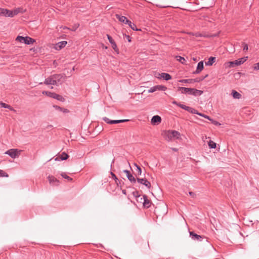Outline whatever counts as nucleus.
I'll list each match as a JSON object with an SVG mask.
<instances>
[{"mask_svg":"<svg viewBox=\"0 0 259 259\" xmlns=\"http://www.w3.org/2000/svg\"><path fill=\"white\" fill-rule=\"evenodd\" d=\"M0 107H3V108H8V109H9L10 110V111L14 112H17V111L16 110L14 109L11 106H10L8 104H6L5 103H3L2 102H0Z\"/></svg>","mask_w":259,"mask_h":259,"instance_id":"21","label":"nucleus"},{"mask_svg":"<svg viewBox=\"0 0 259 259\" xmlns=\"http://www.w3.org/2000/svg\"><path fill=\"white\" fill-rule=\"evenodd\" d=\"M247 57H244L241 58L238 60H235L234 61L229 62L228 64L229 67H233L234 66H238L243 64L244 62H245L247 59Z\"/></svg>","mask_w":259,"mask_h":259,"instance_id":"6","label":"nucleus"},{"mask_svg":"<svg viewBox=\"0 0 259 259\" xmlns=\"http://www.w3.org/2000/svg\"><path fill=\"white\" fill-rule=\"evenodd\" d=\"M122 193H123V194H124V195H126V190H123L122 191Z\"/></svg>","mask_w":259,"mask_h":259,"instance_id":"50","label":"nucleus"},{"mask_svg":"<svg viewBox=\"0 0 259 259\" xmlns=\"http://www.w3.org/2000/svg\"><path fill=\"white\" fill-rule=\"evenodd\" d=\"M208 146L210 148H216V143L213 141L210 140L208 142Z\"/></svg>","mask_w":259,"mask_h":259,"instance_id":"35","label":"nucleus"},{"mask_svg":"<svg viewBox=\"0 0 259 259\" xmlns=\"http://www.w3.org/2000/svg\"><path fill=\"white\" fill-rule=\"evenodd\" d=\"M111 45H112V48L114 50H116V49H117V45H116L115 42H113V44H111Z\"/></svg>","mask_w":259,"mask_h":259,"instance_id":"45","label":"nucleus"},{"mask_svg":"<svg viewBox=\"0 0 259 259\" xmlns=\"http://www.w3.org/2000/svg\"><path fill=\"white\" fill-rule=\"evenodd\" d=\"M176 58H177V60L179 61L180 62H181L182 64L185 63V62H186L185 59L183 57L179 56H177Z\"/></svg>","mask_w":259,"mask_h":259,"instance_id":"34","label":"nucleus"},{"mask_svg":"<svg viewBox=\"0 0 259 259\" xmlns=\"http://www.w3.org/2000/svg\"><path fill=\"white\" fill-rule=\"evenodd\" d=\"M8 175L4 170L0 169V177H8Z\"/></svg>","mask_w":259,"mask_h":259,"instance_id":"37","label":"nucleus"},{"mask_svg":"<svg viewBox=\"0 0 259 259\" xmlns=\"http://www.w3.org/2000/svg\"><path fill=\"white\" fill-rule=\"evenodd\" d=\"M231 94L234 99H239L241 97V95L235 90H232Z\"/></svg>","mask_w":259,"mask_h":259,"instance_id":"24","label":"nucleus"},{"mask_svg":"<svg viewBox=\"0 0 259 259\" xmlns=\"http://www.w3.org/2000/svg\"><path fill=\"white\" fill-rule=\"evenodd\" d=\"M128 180L132 183L136 184L137 181V178H135L133 175H132L130 177H128Z\"/></svg>","mask_w":259,"mask_h":259,"instance_id":"31","label":"nucleus"},{"mask_svg":"<svg viewBox=\"0 0 259 259\" xmlns=\"http://www.w3.org/2000/svg\"><path fill=\"white\" fill-rule=\"evenodd\" d=\"M21 150H18L17 149H11L5 152V154L9 155L12 158L18 157L21 153Z\"/></svg>","mask_w":259,"mask_h":259,"instance_id":"4","label":"nucleus"},{"mask_svg":"<svg viewBox=\"0 0 259 259\" xmlns=\"http://www.w3.org/2000/svg\"><path fill=\"white\" fill-rule=\"evenodd\" d=\"M189 194L193 198H195L196 197V194L193 192H189Z\"/></svg>","mask_w":259,"mask_h":259,"instance_id":"46","label":"nucleus"},{"mask_svg":"<svg viewBox=\"0 0 259 259\" xmlns=\"http://www.w3.org/2000/svg\"><path fill=\"white\" fill-rule=\"evenodd\" d=\"M190 236L193 240L197 241H201L204 238V236L198 235L194 232H190Z\"/></svg>","mask_w":259,"mask_h":259,"instance_id":"10","label":"nucleus"},{"mask_svg":"<svg viewBox=\"0 0 259 259\" xmlns=\"http://www.w3.org/2000/svg\"><path fill=\"white\" fill-rule=\"evenodd\" d=\"M159 76L158 78H162L165 80H170L171 78V76L170 74L167 73H161L158 74Z\"/></svg>","mask_w":259,"mask_h":259,"instance_id":"19","label":"nucleus"},{"mask_svg":"<svg viewBox=\"0 0 259 259\" xmlns=\"http://www.w3.org/2000/svg\"><path fill=\"white\" fill-rule=\"evenodd\" d=\"M63 28L64 29H69V28H68L67 27H66V26L63 27Z\"/></svg>","mask_w":259,"mask_h":259,"instance_id":"54","label":"nucleus"},{"mask_svg":"<svg viewBox=\"0 0 259 259\" xmlns=\"http://www.w3.org/2000/svg\"><path fill=\"white\" fill-rule=\"evenodd\" d=\"M54 99H56L58 101H60L62 102H63L65 101V99L61 95L57 94L55 93V97H54Z\"/></svg>","mask_w":259,"mask_h":259,"instance_id":"28","label":"nucleus"},{"mask_svg":"<svg viewBox=\"0 0 259 259\" xmlns=\"http://www.w3.org/2000/svg\"><path fill=\"white\" fill-rule=\"evenodd\" d=\"M215 61V58L213 57H210L208 60L205 62V65L207 66H211Z\"/></svg>","mask_w":259,"mask_h":259,"instance_id":"23","label":"nucleus"},{"mask_svg":"<svg viewBox=\"0 0 259 259\" xmlns=\"http://www.w3.org/2000/svg\"><path fill=\"white\" fill-rule=\"evenodd\" d=\"M179 106L181 108L185 109V110L187 111L188 112H190V113H199V112H198L197 111H196L192 108L190 107L189 106H187L185 105L180 104V105H179Z\"/></svg>","mask_w":259,"mask_h":259,"instance_id":"12","label":"nucleus"},{"mask_svg":"<svg viewBox=\"0 0 259 259\" xmlns=\"http://www.w3.org/2000/svg\"><path fill=\"white\" fill-rule=\"evenodd\" d=\"M67 44V42L66 41H60L55 45L54 48L56 50H60L64 48Z\"/></svg>","mask_w":259,"mask_h":259,"instance_id":"13","label":"nucleus"},{"mask_svg":"<svg viewBox=\"0 0 259 259\" xmlns=\"http://www.w3.org/2000/svg\"><path fill=\"white\" fill-rule=\"evenodd\" d=\"M79 26V25L78 24L76 27L75 28H73V29H72L71 30L72 31H75L76 29Z\"/></svg>","mask_w":259,"mask_h":259,"instance_id":"49","label":"nucleus"},{"mask_svg":"<svg viewBox=\"0 0 259 259\" xmlns=\"http://www.w3.org/2000/svg\"><path fill=\"white\" fill-rule=\"evenodd\" d=\"M107 36L108 40L109 41L111 44L115 42L112 37L109 34H107Z\"/></svg>","mask_w":259,"mask_h":259,"instance_id":"39","label":"nucleus"},{"mask_svg":"<svg viewBox=\"0 0 259 259\" xmlns=\"http://www.w3.org/2000/svg\"><path fill=\"white\" fill-rule=\"evenodd\" d=\"M190 91L188 92V94L193 95L195 96L201 95L203 93V91L198 90L193 88H189Z\"/></svg>","mask_w":259,"mask_h":259,"instance_id":"14","label":"nucleus"},{"mask_svg":"<svg viewBox=\"0 0 259 259\" xmlns=\"http://www.w3.org/2000/svg\"><path fill=\"white\" fill-rule=\"evenodd\" d=\"M143 198H144V202H143L144 207L145 208H147L150 207L151 204V201L148 199L147 196L145 195L143 196Z\"/></svg>","mask_w":259,"mask_h":259,"instance_id":"17","label":"nucleus"},{"mask_svg":"<svg viewBox=\"0 0 259 259\" xmlns=\"http://www.w3.org/2000/svg\"><path fill=\"white\" fill-rule=\"evenodd\" d=\"M123 172L126 174V175H127L128 174L130 173V171L128 170H124Z\"/></svg>","mask_w":259,"mask_h":259,"instance_id":"47","label":"nucleus"},{"mask_svg":"<svg viewBox=\"0 0 259 259\" xmlns=\"http://www.w3.org/2000/svg\"><path fill=\"white\" fill-rule=\"evenodd\" d=\"M199 115L201 116H202V117H204V118H207L210 120H211V119L209 118V117L208 116H207L206 114H198Z\"/></svg>","mask_w":259,"mask_h":259,"instance_id":"44","label":"nucleus"},{"mask_svg":"<svg viewBox=\"0 0 259 259\" xmlns=\"http://www.w3.org/2000/svg\"><path fill=\"white\" fill-rule=\"evenodd\" d=\"M48 179L50 183L52 185L58 186L59 185V181L54 176H49L48 177Z\"/></svg>","mask_w":259,"mask_h":259,"instance_id":"15","label":"nucleus"},{"mask_svg":"<svg viewBox=\"0 0 259 259\" xmlns=\"http://www.w3.org/2000/svg\"><path fill=\"white\" fill-rule=\"evenodd\" d=\"M103 120L107 123L109 124H116L119 123L124 122H127L130 121V119H120V120H110L109 118L107 117L103 118Z\"/></svg>","mask_w":259,"mask_h":259,"instance_id":"7","label":"nucleus"},{"mask_svg":"<svg viewBox=\"0 0 259 259\" xmlns=\"http://www.w3.org/2000/svg\"><path fill=\"white\" fill-rule=\"evenodd\" d=\"M127 24L133 30L136 31H138L139 30L137 28L136 25L134 23H133L131 21H129Z\"/></svg>","mask_w":259,"mask_h":259,"instance_id":"29","label":"nucleus"},{"mask_svg":"<svg viewBox=\"0 0 259 259\" xmlns=\"http://www.w3.org/2000/svg\"><path fill=\"white\" fill-rule=\"evenodd\" d=\"M148 247H149V243H148Z\"/></svg>","mask_w":259,"mask_h":259,"instance_id":"57","label":"nucleus"},{"mask_svg":"<svg viewBox=\"0 0 259 259\" xmlns=\"http://www.w3.org/2000/svg\"><path fill=\"white\" fill-rule=\"evenodd\" d=\"M161 121V117L158 115H155L154 116L152 119H151V124L153 125H158L159 124Z\"/></svg>","mask_w":259,"mask_h":259,"instance_id":"11","label":"nucleus"},{"mask_svg":"<svg viewBox=\"0 0 259 259\" xmlns=\"http://www.w3.org/2000/svg\"><path fill=\"white\" fill-rule=\"evenodd\" d=\"M55 77L54 75H52L48 77V78H46L44 83L46 85H56V81H55Z\"/></svg>","mask_w":259,"mask_h":259,"instance_id":"9","label":"nucleus"},{"mask_svg":"<svg viewBox=\"0 0 259 259\" xmlns=\"http://www.w3.org/2000/svg\"><path fill=\"white\" fill-rule=\"evenodd\" d=\"M132 174L130 173L128 174L127 175H126V177L127 178V179L128 178V177H130Z\"/></svg>","mask_w":259,"mask_h":259,"instance_id":"52","label":"nucleus"},{"mask_svg":"<svg viewBox=\"0 0 259 259\" xmlns=\"http://www.w3.org/2000/svg\"><path fill=\"white\" fill-rule=\"evenodd\" d=\"M16 40L21 42H24L26 45H30L35 41V39L29 36L23 37L21 36H18L16 38Z\"/></svg>","mask_w":259,"mask_h":259,"instance_id":"3","label":"nucleus"},{"mask_svg":"<svg viewBox=\"0 0 259 259\" xmlns=\"http://www.w3.org/2000/svg\"><path fill=\"white\" fill-rule=\"evenodd\" d=\"M207 76H208V74H206L204 76H202V77H199V78H196L195 79H193V82H199V81H202L203 79H204Z\"/></svg>","mask_w":259,"mask_h":259,"instance_id":"32","label":"nucleus"},{"mask_svg":"<svg viewBox=\"0 0 259 259\" xmlns=\"http://www.w3.org/2000/svg\"><path fill=\"white\" fill-rule=\"evenodd\" d=\"M126 37H127V38L128 41H131V39H130V36L127 35V36H126Z\"/></svg>","mask_w":259,"mask_h":259,"instance_id":"51","label":"nucleus"},{"mask_svg":"<svg viewBox=\"0 0 259 259\" xmlns=\"http://www.w3.org/2000/svg\"><path fill=\"white\" fill-rule=\"evenodd\" d=\"M72 70H74V67H73V68H72Z\"/></svg>","mask_w":259,"mask_h":259,"instance_id":"56","label":"nucleus"},{"mask_svg":"<svg viewBox=\"0 0 259 259\" xmlns=\"http://www.w3.org/2000/svg\"><path fill=\"white\" fill-rule=\"evenodd\" d=\"M213 123L215 124V125H220L221 124L219 123L218 122L216 121H213Z\"/></svg>","mask_w":259,"mask_h":259,"instance_id":"48","label":"nucleus"},{"mask_svg":"<svg viewBox=\"0 0 259 259\" xmlns=\"http://www.w3.org/2000/svg\"><path fill=\"white\" fill-rule=\"evenodd\" d=\"M178 90L181 91L182 93L183 94H188L190 91L189 88L185 87H179Z\"/></svg>","mask_w":259,"mask_h":259,"instance_id":"27","label":"nucleus"},{"mask_svg":"<svg viewBox=\"0 0 259 259\" xmlns=\"http://www.w3.org/2000/svg\"><path fill=\"white\" fill-rule=\"evenodd\" d=\"M134 165L136 167V176L137 177V176L141 175V174H142V169H141V167L138 165H137L136 163H134Z\"/></svg>","mask_w":259,"mask_h":259,"instance_id":"25","label":"nucleus"},{"mask_svg":"<svg viewBox=\"0 0 259 259\" xmlns=\"http://www.w3.org/2000/svg\"><path fill=\"white\" fill-rule=\"evenodd\" d=\"M133 195L135 197H140V195L139 194V193L138 191H135L133 192Z\"/></svg>","mask_w":259,"mask_h":259,"instance_id":"40","label":"nucleus"},{"mask_svg":"<svg viewBox=\"0 0 259 259\" xmlns=\"http://www.w3.org/2000/svg\"><path fill=\"white\" fill-rule=\"evenodd\" d=\"M116 17L118 20L122 23L125 24H127L129 22V20L127 19L126 17L123 16H120L118 14L116 15Z\"/></svg>","mask_w":259,"mask_h":259,"instance_id":"20","label":"nucleus"},{"mask_svg":"<svg viewBox=\"0 0 259 259\" xmlns=\"http://www.w3.org/2000/svg\"><path fill=\"white\" fill-rule=\"evenodd\" d=\"M253 68L255 70H259V62L254 64Z\"/></svg>","mask_w":259,"mask_h":259,"instance_id":"43","label":"nucleus"},{"mask_svg":"<svg viewBox=\"0 0 259 259\" xmlns=\"http://www.w3.org/2000/svg\"><path fill=\"white\" fill-rule=\"evenodd\" d=\"M243 50L244 51H246L248 49V45L246 44L243 43Z\"/></svg>","mask_w":259,"mask_h":259,"instance_id":"41","label":"nucleus"},{"mask_svg":"<svg viewBox=\"0 0 259 259\" xmlns=\"http://www.w3.org/2000/svg\"><path fill=\"white\" fill-rule=\"evenodd\" d=\"M179 82L182 83H191L194 82H193V79H181L179 80Z\"/></svg>","mask_w":259,"mask_h":259,"instance_id":"30","label":"nucleus"},{"mask_svg":"<svg viewBox=\"0 0 259 259\" xmlns=\"http://www.w3.org/2000/svg\"><path fill=\"white\" fill-rule=\"evenodd\" d=\"M137 182L139 184H142V185H144L148 189H150L151 188V185L150 182H149L145 178H137Z\"/></svg>","mask_w":259,"mask_h":259,"instance_id":"8","label":"nucleus"},{"mask_svg":"<svg viewBox=\"0 0 259 259\" xmlns=\"http://www.w3.org/2000/svg\"><path fill=\"white\" fill-rule=\"evenodd\" d=\"M110 174L112 176V177L114 179V180L116 182H117V181L118 180V179H117V177L116 176V175L112 171L110 172Z\"/></svg>","mask_w":259,"mask_h":259,"instance_id":"42","label":"nucleus"},{"mask_svg":"<svg viewBox=\"0 0 259 259\" xmlns=\"http://www.w3.org/2000/svg\"><path fill=\"white\" fill-rule=\"evenodd\" d=\"M203 68H204L203 62L202 61L199 62L198 63V64H197L196 70L194 72V73H195V74L199 73L203 69Z\"/></svg>","mask_w":259,"mask_h":259,"instance_id":"18","label":"nucleus"},{"mask_svg":"<svg viewBox=\"0 0 259 259\" xmlns=\"http://www.w3.org/2000/svg\"><path fill=\"white\" fill-rule=\"evenodd\" d=\"M17 11L14 12L8 10L6 9L0 8V15L4 16L6 17H13L15 15L18 14Z\"/></svg>","mask_w":259,"mask_h":259,"instance_id":"2","label":"nucleus"},{"mask_svg":"<svg viewBox=\"0 0 259 259\" xmlns=\"http://www.w3.org/2000/svg\"><path fill=\"white\" fill-rule=\"evenodd\" d=\"M165 140L173 141L181 138V134L175 130L163 131L161 134Z\"/></svg>","mask_w":259,"mask_h":259,"instance_id":"1","label":"nucleus"},{"mask_svg":"<svg viewBox=\"0 0 259 259\" xmlns=\"http://www.w3.org/2000/svg\"><path fill=\"white\" fill-rule=\"evenodd\" d=\"M61 176L64 179H67L69 181H72V179L70 178V177L68 176L65 173L62 172L61 174Z\"/></svg>","mask_w":259,"mask_h":259,"instance_id":"36","label":"nucleus"},{"mask_svg":"<svg viewBox=\"0 0 259 259\" xmlns=\"http://www.w3.org/2000/svg\"><path fill=\"white\" fill-rule=\"evenodd\" d=\"M156 91H157V90L156 88V85H155L150 88V89L148 90V93H153Z\"/></svg>","mask_w":259,"mask_h":259,"instance_id":"38","label":"nucleus"},{"mask_svg":"<svg viewBox=\"0 0 259 259\" xmlns=\"http://www.w3.org/2000/svg\"><path fill=\"white\" fill-rule=\"evenodd\" d=\"M54 108H55V109L56 110V111L58 112H63L64 113H66L67 112H69V111L67 109L63 108H61L58 106H54Z\"/></svg>","mask_w":259,"mask_h":259,"instance_id":"22","label":"nucleus"},{"mask_svg":"<svg viewBox=\"0 0 259 259\" xmlns=\"http://www.w3.org/2000/svg\"><path fill=\"white\" fill-rule=\"evenodd\" d=\"M157 91H165L167 88L164 85H156Z\"/></svg>","mask_w":259,"mask_h":259,"instance_id":"33","label":"nucleus"},{"mask_svg":"<svg viewBox=\"0 0 259 259\" xmlns=\"http://www.w3.org/2000/svg\"><path fill=\"white\" fill-rule=\"evenodd\" d=\"M195 35H196V36H200V34H196Z\"/></svg>","mask_w":259,"mask_h":259,"instance_id":"55","label":"nucleus"},{"mask_svg":"<svg viewBox=\"0 0 259 259\" xmlns=\"http://www.w3.org/2000/svg\"><path fill=\"white\" fill-rule=\"evenodd\" d=\"M172 150H174L175 151H177L178 149L177 148H172Z\"/></svg>","mask_w":259,"mask_h":259,"instance_id":"53","label":"nucleus"},{"mask_svg":"<svg viewBox=\"0 0 259 259\" xmlns=\"http://www.w3.org/2000/svg\"><path fill=\"white\" fill-rule=\"evenodd\" d=\"M42 93V94L46 95L47 96L52 98H54V97H55V93L51 92H49V91H43Z\"/></svg>","mask_w":259,"mask_h":259,"instance_id":"26","label":"nucleus"},{"mask_svg":"<svg viewBox=\"0 0 259 259\" xmlns=\"http://www.w3.org/2000/svg\"><path fill=\"white\" fill-rule=\"evenodd\" d=\"M54 75L55 77V81H56L57 86L62 84L66 77L64 74H54Z\"/></svg>","mask_w":259,"mask_h":259,"instance_id":"5","label":"nucleus"},{"mask_svg":"<svg viewBox=\"0 0 259 259\" xmlns=\"http://www.w3.org/2000/svg\"><path fill=\"white\" fill-rule=\"evenodd\" d=\"M68 155L65 152H62L61 155L55 158V161H59L60 160H66L68 158Z\"/></svg>","mask_w":259,"mask_h":259,"instance_id":"16","label":"nucleus"}]
</instances>
